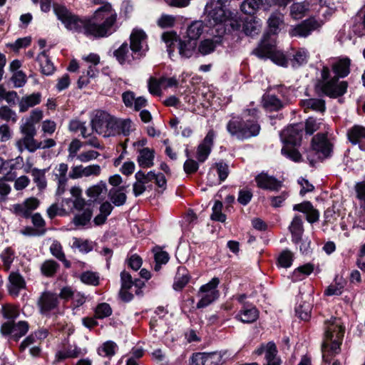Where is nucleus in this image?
Returning <instances> with one entry per match:
<instances>
[{"label": "nucleus", "instance_id": "nucleus-1", "mask_svg": "<svg viewBox=\"0 0 365 365\" xmlns=\"http://www.w3.org/2000/svg\"><path fill=\"white\" fill-rule=\"evenodd\" d=\"M53 9L57 19L68 31L93 38L107 37L115 31L117 16L110 4L98 8L90 18H81L59 4H53Z\"/></svg>", "mask_w": 365, "mask_h": 365}, {"label": "nucleus", "instance_id": "nucleus-2", "mask_svg": "<svg viewBox=\"0 0 365 365\" xmlns=\"http://www.w3.org/2000/svg\"><path fill=\"white\" fill-rule=\"evenodd\" d=\"M92 130L103 138L114 137L118 135L128 136L132 128V121L121 119L102 110H95L91 118Z\"/></svg>", "mask_w": 365, "mask_h": 365}, {"label": "nucleus", "instance_id": "nucleus-3", "mask_svg": "<svg viewBox=\"0 0 365 365\" xmlns=\"http://www.w3.org/2000/svg\"><path fill=\"white\" fill-rule=\"evenodd\" d=\"M324 339L322 344V353L324 361L330 363L329 355H334L339 352L342 343L345 327L341 318L331 317L324 321Z\"/></svg>", "mask_w": 365, "mask_h": 365}, {"label": "nucleus", "instance_id": "nucleus-4", "mask_svg": "<svg viewBox=\"0 0 365 365\" xmlns=\"http://www.w3.org/2000/svg\"><path fill=\"white\" fill-rule=\"evenodd\" d=\"M162 40L165 42L167 47V51L171 58L177 43L179 54L183 58H190L197 53V41L194 39L185 38L179 39L177 34L173 31L164 32L162 35Z\"/></svg>", "mask_w": 365, "mask_h": 365}, {"label": "nucleus", "instance_id": "nucleus-5", "mask_svg": "<svg viewBox=\"0 0 365 365\" xmlns=\"http://www.w3.org/2000/svg\"><path fill=\"white\" fill-rule=\"evenodd\" d=\"M220 281L218 277H213L207 284L202 285L197 293L200 298L196 304L197 309L205 308L215 301L220 297V292L217 289Z\"/></svg>", "mask_w": 365, "mask_h": 365}, {"label": "nucleus", "instance_id": "nucleus-6", "mask_svg": "<svg viewBox=\"0 0 365 365\" xmlns=\"http://www.w3.org/2000/svg\"><path fill=\"white\" fill-rule=\"evenodd\" d=\"M332 150V145L327 138L325 133H318L312 138V150L310 153H314L317 155V159L323 160L330 156ZM307 159L312 165H314L316 160L311 157L309 154Z\"/></svg>", "mask_w": 365, "mask_h": 365}, {"label": "nucleus", "instance_id": "nucleus-7", "mask_svg": "<svg viewBox=\"0 0 365 365\" xmlns=\"http://www.w3.org/2000/svg\"><path fill=\"white\" fill-rule=\"evenodd\" d=\"M323 25L321 19L314 17L308 18L301 23L292 26L289 30V35L291 37L306 38L314 31H319Z\"/></svg>", "mask_w": 365, "mask_h": 365}, {"label": "nucleus", "instance_id": "nucleus-8", "mask_svg": "<svg viewBox=\"0 0 365 365\" xmlns=\"http://www.w3.org/2000/svg\"><path fill=\"white\" fill-rule=\"evenodd\" d=\"M29 325L26 321H19L18 323L14 322H4L0 327L1 335L9 339L19 340L29 331Z\"/></svg>", "mask_w": 365, "mask_h": 365}, {"label": "nucleus", "instance_id": "nucleus-9", "mask_svg": "<svg viewBox=\"0 0 365 365\" xmlns=\"http://www.w3.org/2000/svg\"><path fill=\"white\" fill-rule=\"evenodd\" d=\"M258 110L256 108L245 110V125L240 140H244L259 135L260 125L257 118Z\"/></svg>", "mask_w": 365, "mask_h": 365}, {"label": "nucleus", "instance_id": "nucleus-10", "mask_svg": "<svg viewBox=\"0 0 365 365\" xmlns=\"http://www.w3.org/2000/svg\"><path fill=\"white\" fill-rule=\"evenodd\" d=\"M59 297L65 302L71 301L70 307L74 315L79 314L80 307L87 300V297L85 294L74 290L71 287H63L60 291Z\"/></svg>", "mask_w": 365, "mask_h": 365}, {"label": "nucleus", "instance_id": "nucleus-11", "mask_svg": "<svg viewBox=\"0 0 365 365\" xmlns=\"http://www.w3.org/2000/svg\"><path fill=\"white\" fill-rule=\"evenodd\" d=\"M336 76L326 81H319L317 87L321 89L322 93L330 97H338L343 96L347 90V83L346 81H338Z\"/></svg>", "mask_w": 365, "mask_h": 365}, {"label": "nucleus", "instance_id": "nucleus-12", "mask_svg": "<svg viewBox=\"0 0 365 365\" xmlns=\"http://www.w3.org/2000/svg\"><path fill=\"white\" fill-rule=\"evenodd\" d=\"M304 130L302 123L291 125L280 133L282 143L287 145H298L300 144Z\"/></svg>", "mask_w": 365, "mask_h": 365}, {"label": "nucleus", "instance_id": "nucleus-13", "mask_svg": "<svg viewBox=\"0 0 365 365\" xmlns=\"http://www.w3.org/2000/svg\"><path fill=\"white\" fill-rule=\"evenodd\" d=\"M138 52L137 50L130 48L127 43H123L114 51L113 55L119 63L125 65L131 64L133 62L138 61L143 57Z\"/></svg>", "mask_w": 365, "mask_h": 365}, {"label": "nucleus", "instance_id": "nucleus-14", "mask_svg": "<svg viewBox=\"0 0 365 365\" xmlns=\"http://www.w3.org/2000/svg\"><path fill=\"white\" fill-rule=\"evenodd\" d=\"M58 298L59 294L56 293L48 291L42 292L37 302L41 314L48 315L51 311L56 309L59 303Z\"/></svg>", "mask_w": 365, "mask_h": 365}, {"label": "nucleus", "instance_id": "nucleus-15", "mask_svg": "<svg viewBox=\"0 0 365 365\" xmlns=\"http://www.w3.org/2000/svg\"><path fill=\"white\" fill-rule=\"evenodd\" d=\"M215 137V132L214 130L210 129L207 132L203 140L198 145L196 158L199 163H204L209 157L214 145V140Z\"/></svg>", "mask_w": 365, "mask_h": 365}, {"label": "nucleus", "instance_id": "nucleus-16", "mask_svg": "<svg viewBox=\"0 0 365 365\" xmlns=\"http://www.w3.org/2000/svg\"><path fill=\"white\" fill-rule=\"evenodd\" d=\"M349 141L354 145H358L359 148L365 152V126L355 124L346 131Z\"/></svg>", "mask_w": 365, "mask_h": 365}, {"label": "nucleus", "instance_id": "nucleus-17", "mask_svg": "<svg viewBox=\"0 0 365 365\" xmlns=\"http://www.w3.org/2000/svg\"><path fill=\"white\" fill-rule=\"evenodd\" d=\"M147 35L141 29H133L130 36V48L137 50L142 56L148 50Z\"/></svg>", "mask_w": 365, "mask_h": 365}, {"label": "nucleus", "instance_id": "nucleus-18", "mask_svg": "<svg viewBox=\"0 0 365 365\" xmlns=\"http://www.w3.org/2000/svg\"><path fill=\"white\" fill-rule=\"evenodd\" d=\"M26 281L19 272H11L8 277L7 290L9 295L17 297L20 292L25 289Z\"/></svg>", "mask_w": 365, "mask_h": 365}, {"label": "nucleus", "instance_id": "nucleus-19", "mask_svg": "<svg viewBox=\"0 0 365 365\" xmlns=\"http://www.w3.org/2000/svg\"><path fill=\"white\" fill-rule=\"evenodd\" d=\"M275 40L272 38L269 33L264 35L257 48L253 51V54L259 58H268L275 51Z\"/></svg>", "mask_w": 365, "mask_h": 365}, {"label": "nucleus", "instance_id": "nucleus-20", "mask_svg": "<svg viewBox=\"0 0 365 365\" xmlns=\"http://www.w3.org/2000/svg\"><path fill=\"white\" fill-rule=\"evenodd\" d=\"M255 182L258 187L271 191H277L282 186L281 181L264 173L257 175L255 177Z\"/></svg>", "mask_w": 365, "mask_h": 365}, {"label": "nucleus", "instance_id": "nucleus-21", "mask_svg": "<svg viewBox=\"0 0 365 365\" xmlns=\"http://www.w3.org/2000/svg\"><path fill=\"white\" fill-rule=\"evenodd\" d=\"M245 125V110L240 115H232L231 119L227 122L226 129L231 136L237 139H241L243 134V128Z\"/></svg>", "mask_w": 365, "mask_h": 365}, {"label": "nucleus", "instance_id": "nucleus-22", "mask_svg": "<svg viewBox=\"0 0 365 365\" xmlns=\"http://www.w3.org/2000/svg\"><path fill=\"white\" fill-rule=\"evenodd\" d=\"M332 71L337 78H345L350 73L351 59L346 56L334 58L331 64Z\"/></svg>", "mask_w": 365, "mask_h": 365}, {"label": "nucleus", "instance_id": "nucleus-23", "mask_svg": "<svg viewBox=\"0 0 365 365\" xmlns=\"http://www.w3.org/2000/svg\"><path fill=\"white\" fill-rule=\"evenodd\" d=\"M108 193L106 183L101 180L97 184L89 187L86 194L89 200L91 202H101L103 201Z\"/></svg>", "mask_w": 365, "mask_h": 365}, {"label": "nucleus", "instance_id": "nucleus-24", "mask_svg": "<svg viewBox=\"0 0 365 365\" xmlns=\"http://www.w3.org/2000/svg\"><path fill=\"white\" fill-rule=\"evenodd\" d=\"M31 217L32 223L36 227V230L31 227H26L23 233L28 235H43L46 232V222L41 214L36 212Z\"/></svg>", "mask_w": 365, "mask_h": 365}, {"label": "nucleus", "instance_id": "nucleus-25", "mask_svg": "<svg viewBox=\"0 0 365 365\" xmlns=\"http://www.w3.org/2000/svg\"><path fill=\"white\" fill-rule=\"evenodd\" d=\"M155 150L149 148H144L138 150L137 163L140 168H149L153 166Z\"/></svg>", "mask_w": 365, "mask_h": 365}, {"label": "nucleus", "instance_id": "nucleus-26", "mask_svg": "<svg viewBox=\"0 0 365 365\" xmlns=\"http://www.w3.org/2000/svg\"><path fill=\"white\" fill-rule=\"evenodd\" d=\"M41 102V94L39 92L23 96L19 101V112L25 113L30 108L38 105Z\"/></svg>", "mask_w": 365, "mask_h": 365}, {"label": "nucleus", "instance_id": "nucleus-27", "mask_svg": "<svg viewBox=\"0 0 365 365\" xmlns=\"http://www.w3.org/2000/svg\"><path fill=\"white\" fill-rule=\"evenodd\" d=\"M289 230L292 234V241L294 244H299L304 233L303 221L301 216L296 215L290 225L289 226Z\"/></svg>", "mask_w": 365, "mask_h": 365}, {"label": "nucleus", "instance_id": "nucleus-28", "mask_svg": "<svg viewBox=\"0 0 365 365\" xmlns=\"http://www.w3.org/2000/svg\"><path fill=\"white\" fill-rule=\"evenodd\" d=\"M262 103L263 108L269 112L279 111L284 106V103L279 98L269 93H265L262 96Z\"/></svg>", "mask_w": 365, "mask_h": 365}, {"label": "nucleus", "instance_id": "nucleus-29", "mask_svg": "<svg viewBox=\"0 0 365 365\" xmlns=\"http://www.w3.org/2000/svg\"><path fill=\"white\" fill-rule=\"evenodd\" d=\"M128 186H120L111 188L108 192V196L110 202L116 207L123 205L127 200L125 189Z\"/></svg>", "mask_w": 365, "mask_h": 365}, {"label": "nucleus", "instance_id": "nucleus-30", "mask_svg": "<svg viewBox=\"0 0 365 365\" xmlns=\"http://www.w3.org/2000/svg\"><path fill=\"white\" fill-rule=\"evenodd\" d=\"M258 310L255 307L245 306L239 311L235 318L243 323H252L258 319Z\"/></svg>", "mask_w": 365, "mask_h": 365}, {"label": "nucleus", "instance_id": "nucleus-31", "mask_svg": "<svg viewBox=\"0 0 365 365\" xmlns=\"http://www.w3.org/2000/svg\"><path fill=\"white\" fill-rule=\"evenodd\" d=\"M15 146L20 153L28 150L30 153H34L38 150L37 140L30 136L23 135L15 143Z\"/></svg>", "mask_w": 365, "mask_h": 365}, {"label": "nucleus", "instance_id": "nucleus-32", "mask_svg": "<svg viewBox=\"0 0 365 365\" xmlns=\"http://www.w3.org/2000/svg\"><path fill=\"white\" fill-rule=\"evenodd\" d=\"M231 0H217V4L219 5L212 11L210 15L216 24L222 23L226 20V12L224 9L227 5H229Z\"/></svg>", "mask_w": 365, "mask_h": 365}, {"label": "nucleus", "instance_id": "nucleus-33", "mask_svg": "<svg viewBox=\"0 0 365 365\" xmlns=\"http://www.w3.org/2000/svg\"><path fill=\"white\" fill-rule=\"evenodd\" d=\"M14 180V176L11 174H6L0 177V202H5L11 192V187L9 182Z\"/></svg>", "mask_w": 365, "mask_h": 365}, {"label": "nucleus", "instance_id": "nucleus-34", "mask_svg": "<svg viewBox=\"0 0 365 365\" xmlns=\"http://www.w3.org/2000/svg\"><path fill=\"white\" fill-rule=\"evenodd\" d=\"M269 32L277 34L284 24V15L279 11L273 12L267 20Z\"/></svg>", "mask_w": 365, "mask_h": 365}, {"label": "nucleus", "instance_id": "nucleus-35", "mask_svg": "<svg viewBox=\"0 0 365 365\" xmlns=\"http://www.w3.org/2000/svg\"><path fill=\"white\" fill-rule=\"evenodd\" d=\"M309 58V53L306 48H299L294 52L292 57L289 58L290 64L294 68L302 66L308 62Z\"/></svg>", "mask_w": 365, "mask_h": 365}, {"label": "nucleus", "instance_id": "nucleus-36", "mask_svg": "<svg viewBox=\"0 0 365 365\" xmlns=\"http://www.w3.org/2000/svg\"><path fill=\"white\" fill-rule=\"evenodd\" d=\"M37 61L40 63L41 73L46 76L52 75L55 71L53 63L46 54V51L41 52L37 56Z\"/></svg>", "mask_w": 365, "mask_h": 365}, {"label": "nucleus", "instance_id": "nucleus-37", "mask_svg": "<svg viewBox=\"0 0 365 365\" xmlns=\"http://www.w3.org/2000/svg\"><path fill=\"white\" fill-rule=\"evenodd\" d=\"M309 10V4L308 2L294 3L290 7V16L295 20H299L304 17Z\"/></svg>", "mask_w": 365, "mask_h": 365}, {"label": "nucleus", "instance_id": "nucleus-38", "mask_svg": "<svg viewBox=\"0 0 365 365\" xmlns=\"http://www.w3.org/2000/svg\"><path fill=\"white\" fill-rule=\"evenodd\" d=\"M262 24L254 17L247 18L243 25V31L247 36H254L261 30Z\"/></svg>", "mask_w": 365, "mask_h": 365}, {"label": "nucleus", "instance_id": "nucleus-39", "mask_svg": "<svg viewBox=\"0 0 365 365\" xmlns=\"http://www.w3.org/2000/svg\"><path fill=\"white\" fill-rule=\"evenodd\" d=\"M264 365H281L282 360L277 356V349L275 344L272 341L268 342L267 351L264 356Z\"/></svg>", "mask_w": 365, "mask_h": 365}, {"label": "nucleus", "instance_id": "nucleus-40", "mask_svg": "<svg viewBox=\"0 0 365 365\" xmlns=\"http://www.w3.org/2000/svg\"><path fill=\"white\" fill-rule=\"evenodd\" d=\"M302 105L305 110H312L324 113L326 110L325 101L320 98H308L302 101Z\"/></svg>", "mask_w": 365, "mask_h": 365}, {"label": "nucleus", "instance_id": "nucleus-41", "mask_svg": "<svg viewBox=\"0 0 365 365\" xmlns=\"http://www.w3.org/2000/svg\"><path fill=\"white\" fill-rule=\"evenodd\" d=\"M227 353V351L205 352V365H222L225 362L224 356Z\"/></svg>", "mask_w": 365, "mask_h": 365}, {"label": "nucleus", "instance_id": "nucleus-42", "mask_svg": "<svg viewBox=\"0 0 365 365\" xmlns=\"http://www.w3.org/2000/svg\"><path fill=\"white\" fill-rule=\"evenodd\" d=\"M71 248L77 249L82 253H88L93 249V242L89 240L74 237L72 238Z\"/></svg>", "mask_w": 365, "mask_h": 365}, {"label": "nucleus", "instance_id": "nucleus-43", "mask_svg": "<svg viewBox=\"0 0 365 365\" xmlns=\"http://www.w3.org/2000/svg\"><path fill=\"white\" fill-rule=\"evenodd\" d=\"M46 169L41 170L36 168L31 170L33 181L36 185L39 190H43L46 187L47 182L46 179Z\"/></svg>", "mask_w": 365, "mask_h": 365}, {"label": "nucleus", "instance_id": "nucleus-44", "mask_svg": "<svg viewBox=\"0 0 365 365\" xmlns=\"http://www.w3.org/2000/svg\"><path fill=\"white\" fill-rule=\"evenodd\" d=\"M1 313L7 322H14L19 316V309L17 306L6 304L2 305Z\"/></svg>", "mask_w": 365, "mask_h": 365}, {"label": "nucleus", "instance_id": "nucleus-45", "mask_svg": "<svg viewBox=\"0 0 365 365\" xmlns=\"http://www.w3.org/2000/svg\"><path fill=\"white\" fill-rule=\"evenodd\" d=\"M314 271V266L311 264H306L295 269L292 274L293 282H299L303 280L307 276L309 275Z\"/></svg>", "mask_w": 365, "mask_h": 365}, {"label": "nucleus", "instance_id": "nucleus-46", "mask_svg": "<svg viewBox=\"0 0 365 365\" xmlns=\"http://www.w3.org/2000/svg\"><path fill=\"white\" fill-rule=\"evenodd\" d=\"M50 252L53 257H55L59 261L62 262L66 267H70L71 263L68 260L66 259L65 254L63 251V247L59 242L54 241L51 244L50 247Z\"/></svg>", "mask_w": 365, "mask_h": 365}, {"label": "nucleus", "instance_id": "nucleus-47", "mask_svg": "<svg viewBox=\"0 0 365 365\" xmlns=\"http://www.w3.org/2000/svg\"><path fill=\"white\" fill-rule=\"evenodd\" d=\"M92 215L93 212L90 208L84 209L81 213L75 215L73 222L77 227H85L90 224Z\"/></svg>", "mask_w": 365, "mask_h": 365}, {"label": "nucleus", "instance_id": "nucleus-48", "mask_svg": "<svg viewBox=\"0 0 365 365\" xmlns=\"http://www.w3.org/2000/svg\"><path fill=\"white\" fill-rule=\"evenodd\" d=\"M81 349L76 346L73 349L68 347L66 349L59 350L56 353V359L57 361H63L68 358H76L80 355Z\"/></svg>", "mask_w": 365, "mask_h": 365}, {"label": "nucleus", "instance_id": "nucleus-49", "mask_svg": "<svg viewBox=\"0 0 365 365\" xmlns=\"http://www.w3.org/2000/svg\"><path fill=\"white\" fill-rule=\"evenodd\" d=\"M6 172V174H11L14 176V180L17 177L16 171L20 170L24 167V158L21 155H19L14 159L7 160Z\"/></svg>", "mask_w": 365, "mask_h": 365}, {"label": "nucleus", "instance_id": "nucleus-50", "mask_svg": "<svg viewBox=\"0 0 365 365\" xmlns=\"http://www.w3.org/2000/svg\"><path fill=\"white\" fill-rule=\"evenodd\" d=\"M262 4V0H245L240 6L241 11L249 15H253Z\"/></svg>", "mask_w": 365, "mask_h": 365}, {"label": "nucleus", "instance_id": "nucleus-51", "mask_svg": "<svg viewBox=\"0 0 365 365\" xmlns=\"http://www.w3.org/2000/svg\"><path fill=\"white\" fill-rule=\"evenodd\" d=\"M59 268V264L53 259L46 260L41 266V274L46 277H53Z\"/></svg>", "mask_w": 365, "mask_h": 365}, {"label": "nucleus", "instance_id": "nucleus-52", "mask_svg": "<svg viewBox=\"0 0 365 365\" xmlns=\"http://www.w3.org/2000/svg\"><path fill=\"white\" fill-rule=\"evenodd\" d=\"M294 146L284 145L281 150V153L291 160L298 163L302 160V155Z\"/></svg>", "mask_w": 365, "mask_h": 365}, {"label": "nucleus", "instance_id": "nucleus-53", "mask_svg": "<svg viewBox=\"0 0 365 365\" xmlns=\"http://www.w3.org/2000/svg\"><path fill=\"white\" fill-rule=\"evenodd\" d=\"M80 280L87 285L98 286L99 284V275L97 272L86 271L81 274Z\"/></svg>", "mask_w": 365, "mask_h": 365}, {"label": "nucleus", "instance_id": "nucleus-54", "mask_svg": "<svg viewBox=\"0 0 365 365\" xmlns=\"http://www.w3.org/2000/svg\"><path fill=\"white\" fill-rule=\"evenodd\" d=\"M117 347V344L115 342L108 341L98 348V353L103 357L110 358L115 355Z\"/></svg>", "mask_w": 365, "mask_h": 365}, {"label": "nucleus", "instance_id": "nucleus-55", "mask_svg": "<svg viewBox=\"0 0 365 365\" xmlns=\"http://www.w3.org/2000/svg\"><path fill=\"white\" fill-rule=\"evenodd\" d=\"M112 313L113 310L109 304L106 302L98 304L94 309L95 317L99 319L107 318L110 317Z\"/></svg>", "mask_w": 365, "mask_h": 365}, {"label": "nucleus", "instance_id": "nucleus-56", "mask_svg": "<svg viewBox=\"0 0 365 365\" xmlns=\"http://www.w3.org/2000/svg\"><path fill=\"white\" fill-rule=\"evenodd\" d=\"M203 31V24L202 21L192 22L188 27L187 31V38L194 39L197 41V39L202 34Z\"/></svg>", "mask_w": 365, "mask_h": 365}, {"label": "nucleus", "instance_id": "nucleus-57", "mask_svg": "<svg viewBox=\"0 0 365 365\" xmlns=\"http://www.w3.org/2000/svg\"><path fill=\"white\" fill-rule=\"evenodd\" d=\"M322 124V120L321 118H316L314 117H309L305 122L304 129L307 134L311 135L317 130L319 129L320 125Z\"/></svg>", "mask_w": 365, "mask_h": 365}, {"label": "nucleus", "instance_id": "nucleus-58", "mask_svg": "<svg viewBox=\"0 0 365 365\" xmlns=\"http://www.w3.org/2000/svg\"><path fill=\"white\" fill-rule=\"evenodd\" d=\"M0 258L5 271H9L14 259V252L11 248L7 247L0 254Z\"/></svg>", "mask_w": 365, "mask_h": 365}, {"label": "nucleus", "instance_id": "nucleus-59", "mask_svg": "<svg viewBox=\"0 0 365 365\" xmlns=\"http://www.w3.org/2000/svg\"><path fill=\"white\" fill-rule=\"evenodd\" d=\"M189 280L190 276L187 273H180V272L178 271L175 277L173 287L175 291H180L185 287Z\"/></svg>", "mask_w": 365, "mask_h": 365}, {"label": "nucleus", "instance_id": "nucleus-60", "mask_svg": "<svg viewBox=\"0 0 365 365\" xmlns=\"http://www.w3.org/2000/svg\"><path fill=\"white\" fill-rule=\"evenodd\" d=\"M0 119L6 122L16 123L18 120L16 113L7 106L0 107Z\"/></svg>", "mask_w": 365, "mask_h": 365}, {"label": "nucleus", "instance_id": "nucleus-61", "mask_svg": "<svg viewBox=\"0 0 365 365\" xmlns=\"http://www.w3.org/2000/svg\"><path fill=\"white\" fill-rule=\"evenodd\" d=\"M150 329L154 330L155 332H166L168 329V327L166 323V319L160 318V317H152L150 321Z\"/></svg>", "mask_w": 365, "mask_h": 365}, {"label": "nucleus", "instance_id": "nucleus-62", "mask_svg": "<svg viewBox=\"0 0 365 365\" xmlns=\"http://www.w3.org/2000/svg\"><path fill=\"white\" fill-rule=\"evenodd\" d=\"M68 166L66 163H61L58 164L53 170V175L56 181H68L67 173Z\"/></svg>", "mask_w": 365, "mask_h": 365}, {"label": "nucleus", "instance_id": "nucleus-63", "mask_svg": "<svg viewBox=\"0 0 365 365\" xmlns=\"http://www.w3.org/2000/svg\"><path fill=\"white\" fill-rule=\"evenodd\" d=\"M293 254L288 250H283L277 258L278 264L284 268L291 267L293 262Z\"/></svg>", "mask_w": 365, "mask_h": 365}, {"label": "nucleus", "instance_id": "nucleus-64", "mask_svg": "<svg viewBox=\"0 0 365 365\" xmlns=\"http://www.w3.org/2000/svg\"><path fill=\"white\" fill-rule=\"evenodd\" d=\"M268 58L275 64L283 67H287L290 63L289 58H287L286 55L280 51H275Z\"/></svg>", "mask_w": 365, "mask_h": 365}]
</instances>
